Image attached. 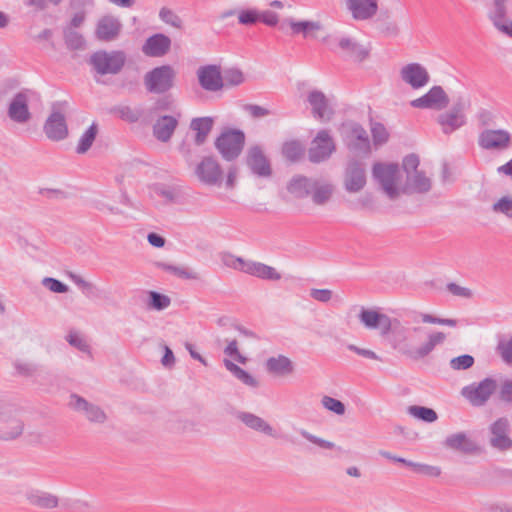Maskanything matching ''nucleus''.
<instances>
[{
    "instance_id": "47",
    "label": "nucleus",
    "mask_w": 512,
    "mask_h": 512,
    "mask_svg": "<svg viewBox=\"0 0 512 512\" xmlns=\"http://www.w3.org/2000/svg\"><path fill=\"white\" fill-rule=\"evenodd\" d=\"M492 210L495 213H500L512 219V197H501L497 202L492 205Z\"/></svg>"
},
{
    "instance_id": "4",
    "label": "nucleus",
    "mask_w": 512,
    "mask_h": 512,
    "mask_svg": "<svg viewBox=\"0 0 512 512\" xmlns=\"http://www.w3.org/2000/svg\"><path fill=\"white\" fill-rule=\"evenodd\" d=\"M469 106V100L466 97L459 96L449 111L438 116L437 122L441 126L443 133L451 134L466 124L465 111Z\"/></svg>"
},
{
    "instance_id": "8",
    "label": "nucleus",
    "mask_w": 512,
    "mask_h": 512,
    "mask_svg": "<svg viewBox=\"0 0 512 512\" xmlns=\"http://www.w3.org/2000/svg\"><path fill=\"white\" fill-rule=\"evenodd\" d=\"M446 340V334L441 331H433L427 334L426 341L417 348H413L408 344L403 346L394 345L395 349L405 357L412 361H419L427 357L436 346L441 345Z\"/></svg>"
},
{
    "instance_id": "15",
    "label": "nucleus",
    "mask_w": 512,
    "mask_h": 512,
    "mask_svg": "<svg viewBox=\"0 0 512 512\" xmlns=\"http://www.w3.org/2000/svg\"><path fill=\"white\" fill-rule=\"evenodd\" d=\"M307 102L312 109V115L321 122H328L334 115V109L326 95L320 90H312L307 95Z\"/></svg>"
},
{
    "instance_id": "57",
    "label": "nucleus",
    "mask_w": 512,
    "mask_h": 512,
    "mask_svg": "<svg viewBox=\"0 0 512 512\" xmlns=\"http://www.w3.org/2000/svg\"><path fill=\"white\" fill-rule=\"evenodd\" d=\"M238 20L243 25H253L260 20V13L254 9L242 10L239 13Z\"/></svg>"
},
{
    "instance_id": "7",
    "label": "nucleus",
    "mask_w": 512,
    "mask_h": 512,
    "mask_svg": "<svg viewBox=\"0 0 512 512\" xmlns=\"http://www.w3.org/2000/svg\"><path fill=\"white\" fill-rule=\"evenodd\" d=\"M336 150V143L330 132L326 129L318 131L311 141L308 158L312 163H321L328 160Z\"/></svg>"
},
{
    "instance_id": "20",
    "label": "nucleus",
    "mask_w": 512,
    "mask_h": 512,
    "mask_svg": "<svg viewBox=\"0 0 512 512\" xmlns=\"http://www.w3.org/2000/svg\"><path fill=\"white\" fill-rule=\"evenodd\" d=\"M69 406L77 412H82L90 422L103 423L106 420V414L99 406L89 403L77 394L70 396Z\"/></svg>"
},
{
    "instance_id": "61",
    "label": "nucleus",
    "mask_w": 512,
    "mask_h": 512,
    "mask_svg": "<svg viewBox=\"0 0 512 512\" xmlns=\"http://www.w3.org/2000/svg\"><path fill=\"white\" fill-rule=\"evenodd\" d=\"M498 397L505 403H512V379H505L501 383Z\"/></svg>"
},
{
    "instance_id": "43",
    "label": "nucleus",
    "mask_w": 512,
    "mask_h": 512,
    "mask_svg": "<svg viewBox=\"0 0 512 512\" xmlns=\"http://www.w3.org/2000/svg\"><path fill=\"white\" fill-rule=\"evenodd\" d=\"M148 298L147 306L149 309L161 311L168 308L171 304L169 296L156 291H149Z\"/></svg>"
},
{
    "instance_id": "16",
    "label": "nucleus",
    "mask_w": 512,
    "mask_h": 512,
    "mask_svg": "<svg viewBox=\"0 0 512 512\" xmlns=\"http://www.w3.org/2000/svg\"><path fill=\"white\" fill-rule=\"evenodd\" d=\"M400 77L403 82L410 85L413 89L422 88L430 81L427 69L416 62L403 66L400 70Z\"/></svg>"
},
{
    "instance_id": "31",
    "label": "nucleus",
    "mask_w": 512,
    "mask_h": 512,
    "mask_svg": "<svg viewBox=\"0 0 512 512\" xmlns=\"http://www.w3.org/2000/svg\"><path fill=\"white\" fill-rule=\"evenodd\" d=\"M177 126L178 120L174 116H161L153 125V135L161 142H168L174 134Z\"/></svg>"
},
{
    "instance_id": "46",
    "label": "nucleus",
    "mask_w": 512,
    "mask_h": 512,
    "mask_svg": "<svg viewBox=\"0 0 512 512\" xmlns=\"http://www.w3.org/2000/svg\"><path fill=\"white\" fill-rule=\"evenodd\" d=\"M222 78L225 86H238L245 80L243 72L238 68H227L222 72Z\"/></svg>"
},
{
    "instance_id": "26",
    "label": "nucleus",
    "mask_w": 512,
    "mask_h": 512,
    "mask_svg": "<svg viewBox=\"0 0 512 512\" xmlns=\"http://www.w3.org/2000/svg\"><path fill=\"white\" fill-rule=\"evenodd\" d=\"M121 29L122 24L118 18L106 15L97 23L96 37L101 41H112L119 36Z\"/></svg>"
},
{
    "instance_id": "45",
    "label": "nucleus",
    "mask_w": 512,
    "mask_h": 512,
    "mask_svg": "<svg viewBox=\"0 0 512 512\" xmlns=\"http://www.w3.org/2000/svg\"><path fill=\"white\" fill-rule=\"evenodd\" d=\"M64 40L67 48L71 50H81L85 46L83 36L72 28L64 30Z\"/></svg>"
},
{
    "instance_id": "49",
    "label": "nucleus",
    "mask_w": 512,
    "mask_h": 512,
    "mask_svg": "<svg viewBox=\"0 0 512 512\" xmlns=\"http://www.w3.org/2000/svg\"><path fill=\"white\" fill-rule=\"evenodd\" d=\"M256 277L264 280L278 281L281 279V274L275 268L259 262Z\"/></svg>"
},
{
    "instance_id": "39",
    "label": "nucleus",
    "mask_w": 512,
    "mask_h": 512,
    "mask_svg": "<svg viewBox=\"0 0 512 512\" xmlns=\"http://www.w3.org/2000/svg\"><path fill=\"white\" fill-rule=\"evenodd\" d=\"M111 112L128 123H136L142 116V111L140 109H134L128 105L116 106L111 110Z\"/></svg>"
},
{
    "instance_id": "21",
    "label": "nucleus",
    "mask_w": 512,
    "mask_h": 512,
    "mask_svg": "<svg viewBox=\"0 0 512 512\" xmlns=\"http://www.w3.org/2000/svg\"><path fill=\"white\" fill-rule=\"evenodd\" d=\"M24 430L21 419L5 412L0 413V440L13 441L18 439Z\"/></svg>"
},
{
    "instance_id": "38",
    "label": "nucleus",
    "mask_w": 512,
    "mask_h": 512,
    "mask_svg": "<svg viewBox=\"0 0 512 512\" xmlns=\"http://www.w3.org/2000/svg\"><path fill=\"white\" fill-rule=\"evenodd\" d=\"M288 23L292 34H302L305 38L312 36L313 32L319 31L322 28L320 22L317 21H295L294 19H289Z\"/></svg>"
},
{
    "instance_id": "1",
    "label": "nucleus",
    "mask_w": 512,
    "mask_h": 512,
    "mask_svg": "<svg viewBox=\"0 0 512 512\" xmlns=\"http://www.w3.org/2000/svg\"><path fill=\"white\" fill-rule=\"evenodd\" d=\"M126 63V54L121 50H98L91 54L88 64L98 75H116Z\"/></svg>"
},
{
    "instance_id": "44",
    "label": "nucleus",
    "mask_w": 512,
    "mask_h": 512,
    "mask_svg": "<svg viewBox=\"0 0 512 512\" xmlns=\"http://www.w3.org/2000/svg\"><path fill=\"white\" fill-rule=\"evenodd\" d=\"M410 415L427 423H433L438 419L437 413L432 409L424 406H409Z\"/></svg>"
},
{
    "instance_id": "6",
    "label": "nucleus",
    "mask_w": 512,
    "mask_h": 512,
    "mask_svg": "<svg viewBox=\"0 0 512 512\" xmlns=\"http://www.w3.org/2000/svg\"><path fill=\"white\" fill-rule=\"evenodd\" d=\"M497 389L495 379L487 377L478 384L473 383L462 388L461 395L474 407L484 406Z\"/></svg>"
},
{
    "instance_id": "48",
    "label": "nucleus",
    "mask_w": 512,
    "mask_h": 512,
    "mask_svg": "<svg viewBox=\"0 0 512 512\" xmlns=\"http://www.w3.org/2000/svg\"><path fill=\"white\" fill-rule=\"evenodd\" d=\"M160 19L175 28L181 29L183 26L182 19L171 9L163 7L159 12Z\"/></svg>"
},
{
    "instance_id": "34",
    "label": "nucleus",
    "mask_w": 512,
    "mask_h": 512,
    "mask_svg": "<svg viewBox=\"0 0 512 512\" xmlns=\"http://www.w3.org/2000/svg\"><path fill=\"white\" fill-rule=\"evenodd\" d=\"M315 178H309L302 175L294 176L287 185L290 194L298 199H303L311 195Z\"/></svg>"
},
{
    "instance_id": "25",
    "label": "nucleus",
    "mask_w": 512,
    "mask_h": 512,
    "mask_svg": "<svg viewBox=\"0 0 512 512\" xmlns=\"http://www.w3.org/2000/svg\"><path fill=\"white\" fill-rule=\"evenodd\" d=\"M9 118L16 123H26L31 119L28 108V97L25 93H17L8 107Z\"/></svg>"
},
{
    "instance_id": "32",
    "label": "nucleus",
    "mask_w": 512,
    "mask_h": 512,
    "mask_svg": "<svg viewBox=\"0 0 512 512\" xmlns=\"http://www.w3.org/2000/svg\"><path fill=\"white\" fill-rule=\"evenodd\" d=\"M339 48L345 53V56L357 62H362L369 56V49L362 46L349 37H342L338 41Z\"/></svg>"
},
{
    "instance_id": "52",
    "label": "nucleus",
    "mask_w": 512,
    "mask_h": 512,
    "mask_svg": "<svg viewBox=\"0 0 512 512\" xmlns=\"http://www.w3.org/2000/svg\"><path fill=\"white\" fill-rule=\"evenodd\" d=\"M68 343L80 350L81 352H89L90 346L86 342V340L77 332L71 331L66 337Z\"/></svg>"
},
{
    "instance_id": "30",
    "label": "nucleus",
    "mask_w": 512,
    "mask_h": 512,
    "mask_svg": "<svg viewBox=\"0 0 512 512\" xmlns=\"http://www.w3.org/2000/svg\"><path fill=\"white\" fill-rule=\"evenodd\" d=\"M347 7L355 20L372 18L378 10L377 0H347Z\"/></svg>"
},
{
    "instance_id": "33",
    "label": "nucleus",
    "mask_w": 512,
    "mask_h": 512,
    "mask_svg": "<svg viewBox=\"0 0 512 512\" xmlns=\"http://www.w3.org/2000/svg\"><path fill=\"white\" fill-rule=\"evenodd\" d=\"M351 137L353 139L348 143V148L351 151L364 154L370 152V141L367 132L360 124H352Z\"/></svg>"
},
{
    "instance_id": "11",
    "label": "nucleus",
    "mask_w": 512,
    "mask_h": 512,
    "mask_svg": "<svg viewBox=\"0 0 512 512\" xmlns=\"http://www.w3.org/2000/svg\"><path fill=\"white\" fill-rule=\"evenodd\" d=\"M343 185L349 193H357L365 187L366 171L363 162L357 159L348 161L344 171Z\"/></svg>"
},
{
    "instance_id": "64",
    "label": "nucleus",
    "mask_w": 512,
    "mask_h": 512,
    "mask_svg": "<svg viewBox=\"0 0 512 512\" xmlns=\"http://www.w3.org/2000/svg\"><path fill=\"white\" fill-rule=\"evenodd\" d=\"M333 292L330 289H311L310 297L316 301L327 303L332 299Z\"/></svg>"
},
{
    "instance_id": "53",
    "label": "nucleus",
    "mask_w": 512,
    "mask_h": 512,
    "mask_svg": "<svg viewBox=\"0 0 512 512\" xmlns=\"http://www.w3.org/2000/svg\"><path fill=\"white\" fill-rule=\"evenodd\" d=\"M69 277L86 295H93L97 291V287L93 283L86 281L80 275L70 273Z\"/></svg>"
},
{
    "instance_id": "36",
    "label": "nucleus",
    "mask_w": 512,
    "mask_h": 512,
    "mask_svg": "<svg viewBox=\"0 0 512 512\" xmlns=\"http://www.w3.org/2000/svg\"><path fill=\"white\" fill-rule=\"evenodd\" d=\"M431 189V181L421 171H416L407 176L406 185L404 188L405 192L408 193H426Z\"/></svg>"
},
{
    "instance_id": "54",
    "label": "nucleus",
    "mask_w": 512,
    "mask_h": 512,
    "mask_svg": "<svg viewBox=\"0 0 512 512\" xmlns=\"http://www.w3.org/2000/svg\"><path fill=\"white\" fill-rule=\"evenodd\" d=\"M371 132L375 145H381L388 140V132L381 123H374L372 125Z\"/></svg>"
},
{
    "instance_id": "55",
    "label": "nucleus",
    "mask_w": 512,
    "mask_h": 512,
    "mask_svg": "<svg viewBox=\"0 0 512 512\" xmlns=\"http://www.w3.org/2000/svg\"><path fill=\"white\" fill-rule=\"evenodd\" d=\"M299 433L303 438H305L306 440L310 441L313 444H316L317 446H319L321 448H324V449L335 448V444L333 442L319 438V437L311 434L307 430L301 429Z\"/></svg>"
},
{
    "instance_id": "28",
    "label": "nucleus",
    "mask_w": 512,
    "mask_h": 512,
    "mask_svg": "<svg viewBox=\"0 0 512 512\" xmlns=\"http://www.w3.org/2000/svg\"><path fill=\"white\" fill-rule=\"evenodd\" d=\"M235 416L249 429L273 438L277 437L275 429L263 418L245 411H238Z\"/></svg>"
},
{
    "instance_id": "9",
    "label": "nucleus",
    "mask_w": 512,
    "mask_h": 512,
    "mask_svg": "<svg viewBox=\"0 0 512 512\" xmlns=\"http://www.w3.org/2000/svg\"><path fill=\"white\" fill-rule=\"evenodd\" d=\"M194 174L200 183L207 186H220L223 182V169L213 156L203 157L195 166Z\"/></svg>"
},
{
    "instance_id": "60",
    "label": "nucleus",
    "mask_w": 512,
    "mask_h": 512,
    "mask_svg": "<svg viewBox=\"0 0 512 512\" xmlns=\"http://www.w3.org/2000/svg\"><path fill=\"white\" fill-rule=\"evenodd\" d=\"M420 160L416 154H409L403 159V169L405 170L407 176L416 173L418 171Z\"/></svg>"
},
{
    "instance_id": "14",
    "label": "nucleus",
    "mask_w": 512,
    "mask_h": 512,
    "mask_svg": "<svg viewBox=\"0 0 512 512\" xmlns=\"http://www.w3.org/2000/svg\"><path fill=\"white\" fill-rule=\"evenodd\" d=\"M411 106L420 109L442 110L449 104V97L441 86H433L426 94L411 101Z\"/></svg>"
},
{
    "instance_id": "22",
    "label": "nucleus",
    "mask_w": 512,
    "mask_h": 512,
    "mask_svg": "<svg viewBox=\"0 0 512 512\" xmlns=\"http://www.w3.org/2000/svg\"><path fill=\"white\" fill-rule=\"evenodd\" d=\"M509 422L506 418H499L490 426V444L493 448L501 451L512 447V440L508 436Z\"/></svg>"
},
{
    "instance_id": "40",
    "label": "nucleus",
    "mask_w": 512,
    "mask_h": 512,
    "mask_svg": "<svg viewBox=\"0 0 512 512\" xmlns=\"http://www.w3.org/2000/svg\"><path fill=\"white\" fill-rule=\"evenodd\" d=\"M98 133V126L96 123H93L80 137L76 152L78 154L86 153L92 146L93 142L96 139Z\"/></svg>"
},
{
    "instance_id": "3",
    "label": "nucleus",
    "mask_w": 512,
    "mask_h": 512,
    "mask_svg": "<svg viewBox=\"0 0 512 512\" xmlns=\"http://www.w3.org/2000/svg\"><path fill=\"white\" fill-rule=\"evenodd\" d=\"M245 145V134L238 129L223 131L215 140V147L226 161L239 157Z\"/></svg>"
},
{
    "instance_id": "17",
    "label": "nucleus",
    "mask_w": 512,
    "mask_h": 512,
    "mask_svg": "<svg viewBox=\"0 0 512 512\" xmlns=\"http://www.w3.org/2000/svg\"><path fill=\"white\" fill-rule=\"evenodd\" d=\"M58 103L53 104V111L44 124V132L52 141H60L67 137L68 127L65 116L56 110Z\"/></svg>"
},
{
    "instance_id": "10",
    "label": "nucleus",
    "mask_w": 512,
    "mask_h": 512,
    "mask_svg": "<svg viewBox=\"0 0 512 512\" xmlns=\"http://www.w3.org/2000/svg\"><path fill=\"white\" fill-rule=\"evenodd\" d=\"M510 4L512 0H491L487 17L499 32L512 38V20L508 19Z\"/></svg>"
},
{
    "instance_id": "29",
    "label": "nucleus",
    "mask_w": 512,
    "mask_h": 512,
    "mask_svg": "<svg viewBox=\"0 0 512 512\" xmlns=\"http://www.w3.org/2000/svg\"><path fill=\"white\" fill-rule=\"evenodd\" d=\"M25 497L30 505L39 509L50 510L59 506L58 496L47 491L32 489L26 493Z\"/></svg>"
},
{
    "instance_id": "24",
    "label": "nucleus",
    "mask_w": 512,
    "mask_h": 512,
    "mask_svg": "<svg viewBox=\"0 0 512 512\" xmlns=\"http://www.w3.org/2000/svg\"><path fill=\"white\" fill-rule=\"evenodd\" d=\"M171 48V39L162 33L154 34L146 39L142 52L148 57H162Z\"/></svg>"
},
{
    "instance_id": "37",
    "label": "nucleus",
    "mask_w": 512,
    "mask_h": 512,
    "mask_svg": "<svg viewBox=\"0 0 512 512\" xmlns=\"http://www.w3.org/2000/svg\"><path fill=\"white\" fill-rule=\"evenodd\" d=\"M214 120L211 117L195 118L191 121V129L196 131L195 143L202 145L213 128Z\"/></svg>"
},
{
    "instance_id": "19",
    "label": "nucleus",
    "mask_w": 512,
    "mask_h": 512,
    "mask_svg": "<svg viewBox=\"0 0 512 512\" xmlns=\"http://www.w3.org/2000/svg\"><path fill=\"white\" fill-rule=\"evenodd\" d=\"M246 164L252 173L259 177H269L272 174L270 162L259 145L251 146L248 149Z\"/></svg>"
},
{
    "instance_id": "59",
    "label": "nucleus",
    "mask_w": 512,
    "mask_h": 512,
    "mask_svg": "<svg viewBox=\"0 0 512 512\" xmlns=\"http://www.w3.org/2000/svg\"><path fill=\"white\" fill-rule=\"evenodd\" d=\"M497 350L506 364H512V338L507 341H500Z\"/></svg>"
},
{
    "instance_id": "50",
    "label": "nucleus",
    "mask_w": 512,
    "mask_h": 512,
    "mask_svg": "<svg viewBox=\"0 0 512 512\" xmlns=\"http://www.w3.org/2000/svg\"><path fill=\"white\" fill-rule=\"evenodd\" d=\"M474 357L464 354L450 360V367L453 370H467L474 365Z\"/></svg>"
},
{
    "instance_id": "12",
    "label": "nucleus",
    "mask_w": 512,
    "mask_h": 512,
    "mask_svg": "<svg viewBox=\"0 0 512 512\" xmlns=\"http://www.w3.org/2000/svg\"><path fill=\"white\" fill-rule=\"evenodd\" d=\"M358 319L366 329H379L382 336H386L392 328L391 318L376 309L362 307Z\"/></svg>"
},
{
    "instance_id": "56",
    "label": "nucleus",
    "mask_w": 512,
    "mask_h": 512,
    "mask_svg": "<svg viewBox=\"0 0 512 512\" xmlns=\"http://www.w3.org/2000/svg\"><path fill=\"white\" fill-rule=\"evenodd\" d=\"M420 317L423 323L446 325L450 327L457 325V320L455 319L439 318L427 313H421Z\"/></svg>"
},
{
    "instance_id": "13",
    "label": "nucleus",
    "mask_w": 512,
    "mask_h": 512,
    "mask_svg": "<svg viewBox=\"0 0 512 512\" xmlns=\"http://www.w3.org/2000/svg\"><path fill=\"white\" fill-rule=\"evenodd\" d=\"M478 144L485 150L503 151L511 145V134L504 129H486L479 134Z\"/></svg>"
},
{
    "instance_id": "62",
    "label": "nucleus",
    "mask_w": 512,
    "mask_h": 512,
    "mask_svg": "<svg viewBox=\"0 0 512 512\" xmlns=\"http://www.w3.org/2000/svg\"><path fill=\"white\" fill-rule=\"evenodd\" d=\"M224 353L230 357H233L236 361L245 364L247 359L242 356L238 350L237 340L233 339L228 342V345L224 349Z\"/></svg>"
},
{
    "instance_id": "18",
    "label": "nucleus",
    "mask_w": 512,
    "mask_h": 512,
    "mask_svg": "<svg viewBox=\"0 0 512 512\" xmlns=\"http://www.w3.org/2000/svg\"><path fill=\"white\" fill-rule=\"evenodd\" d=\"M200 86L211 92H216L224 87L222 71L218 65H205L197 70Z\"/></svg>"
},
{
    "instance_id": "27",
    "label": "nucleus",
    "mask_w": 512,
    "mask_h": 512,
    "mask_svg": "<svg viewBox=\"0 0 512 512\" xmlns=\"http://www.w3.org/2000/svg\"><path fill=\"white\" fill-rule=\"evenodd\" d=\"M268 374L276 377H285L294 373L295 366L292 360L282 354L269 357L264 364Z\"/></svg>"
},
{
    "instance_id": "23",
    "label": "nucleus",
    "mask_w": 512,
    "mask_h": 512,
    "mask_svg": "<svg viewBox=\"0 0 512 512\" xmlns=\"http://www.w3.org/2000/svg\"><path fill=\"white\" fill-rule=\"evenodd\" d=\"M444 446L448 449L471 455L480 452L479 445L470 439L465 432H458L446 437Z\"/></svg>"
},
{
    "instance_id": "5",
    "label": "nucleus",
    "mask_w": 512,
    "mask_h": 512,
    "mask_svg": "<svg viewBox=\"0 0 512 512\" xmlns=\"http://www.w3.org/2000/svg\"><path fill=\"white\" fill-rule=\"evenodd\" d=\"M398 174L399 165L397 163L377 162L373 165L372 175L390 199H395L399 195L396 187Z\"/></svg>"
},
{
    "instance_id": "51",
    "label": "nucleus",
    "mask_w": 512,
    "mask_h": 512,
    "mask_svg": "<svg viewBox=\"0 0 512 512\" xmlns=\"http://www.w3.org/2000/svg\"><path fill=\"white\" fill-rule=\"evenodd\" d=\"M321 402L324 408L334 412L337 415H343L345 413V405L338 399H335L330 396H324Z\"/></svg>"
},
{
    "instance_id": "35",
    "label": "nucleus",
    "mask_w": 512,
    "mask_h": 512,
    "mask_svg": "<svg viewBox=\"0 0 512 512\" xmlns=\"http://www.w3.org/2000/svg\"><path fill=\"white\" fill-rule=\"evenodd\" d=\"M333 192L332 183L315 178L311 193L312 201L316 205H324L331 199Z\"/></svg>"
},
{
    "instance_id": "2",
    "label": "nucleus",
    "mask_w": 512,
    "mask_h": 512,
    "mask_svg": "<svg viewBox=\"0 0 512 512\" xmlns=\"http://www.w3.org/2000/svg\"><path fill=\"white\" fill-rule=\"evenodd\" d=\"M176 71L171 65H162L148 71L143 78L145 89L151 94H165L175 85Z\"/></svg>"
},
{
    "instance_id": "63",
    "label": "nucleus",
    "mask_w": 512,
    "mask_h": 512,
    "mask_svg": "<svg viewBox=\"0 0 512 512\" xmlns=\"http://www.w3.org/2000/svg\"><path fill=\"white\" fill-rule=\"evenodd\" d=\"M14 367L19 375L26 377L34 375L37 370L36 366L29 362L16 361Z\"/></svg>"
},
{
    "instance_id": "41",
    "label": "nucleus",
    "mask_w": 512,
    "mask_h": 512,
    "mask_svg": "<svg viewBox=\"0 0 512 512\" xmlns=\"http://www.w3.org/2000/svg\"><path fill=\"white\" fill-rule=\"evenodd\" d=\"M282 154L287 160L296 162L304 154V147L300 141H287L282 146Z\"/></svg>"
},
{
    "instance_id": "42",
    "label": "nucleus",
    "mask_w": 512,
    "mask_h": 512,
    "mask_svg": "<svg viewBox=\"0 0 512 512\" xmlns=\"http://www.w3.org/2000/svg\"><path fill=\"white\" fill-rule=\"evenodd\" d=\"M157 266L160 267L162 270L182 279H198V274L187 267L175 266L163 262L157 263Z\"/></svg>"
},
{
    "instance_id": "58",
    "label": "nucleus",
    "mask_w": 512,
    "mask_h": 512,
    "mask_svg": "<svg viewBox=\"0 0 512 512\" xmlns=\"http://www.w3.org/2000/svg\"><path fill=\"white\" fill-rule=\"evenodd\" d=\"M42 284L54 293H66L68 291V286L55 278L45 277Z\"/></svg>"
}]
</instances>
